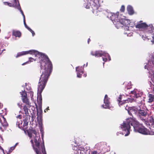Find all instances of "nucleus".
<instances>
[{
    "mask_svg": "<svg viewBox=\"0 0 154 154\" xmlns=\"http://www.w3.org/2000/svg\"><path fill=\"white\" fill-rule=\"evenodd\" d=\"M17 119H21V116L20 115H19L17 117Z\"/></svg>",
    "mask_w": 154,
    "mask_h": 154,
    "instance_id": "nucleus-36",
    "label": "nucleus"
},
{
    "mask_svg": "<svg viewBox=\"0 0 154 154\" xmlns=\"http://www.w3.org/2000/svg\"><path fill=\"white\" fill-rule=\"evenodd\" d=\"M124 97V95H120L119 98L118 99V101L119 102L118 103L119 106L122 105L124 104H125V102L126 101H129L131 102L134 100V99L133 98H129L128 99V100H123L122 101V98Z\"/></svg>",
    "mask_w": 154,
    "mask_h": 154,
    "instance_id": "nucleus-14",
    "label": "nucleus"
},
{
    "mask_svg": "<svg viewBox=\"0 0 154 154\" xmlns=\"http://www.w3.org/2000/svg\"><path fill=\"white\" fill-rule=\"evenodd\" d=\"M14 3L13 4V6L15 7L14 6V4H16L17 5H18V2H19L18 1V0H14Z\"/></svg>",
    "mask_w": 154,
    "mask_h": 154,
    "instance_id": "nucleus-33",
    "label": "nucleus"
},
{
    "mask_svg": "<svg viewBox=\"0 0 154 154\" xmlns=\"http://www.w3.org/2000/svg\"><path fill=\"white\" fill-rule=\"evenodd\" d=\"M45 110H47V111L49 110V107H48Z\"/></svg>",
    "mask_w": 154,
    "mask_h": 154,
    "instance_id": "nucleus-40",
    "label": "nucleus"
},
{
    "mask_svg": "<svg viewBox=\"0 0 154 154\" xmlns=\"http://www.w3.org/2000/svg\"><path fill=\"white\" fill-rule=\"evenodd\" d=\"M148 102L151 103L154 101V93L153 94H149L148 95Z\"/></svg>",
    "mask_w": 154,
    "mask_h": 154,
    "instance_id": "nucleus-21",
    "label": "nucleus"
},
{
    "mask_svg": "<svg viewBox=\"0 0 154 154\" xmlns=\"http://www.w3.org/2000/svg\"><path fill=\"white\" fill-rule=\"evenodd\" d=\"M44 112H46V110H45Z\"/></svg>",
    "mask_w": 154,
    "mask_h": 154,
    "instance_id": "nucleus-45",
    "label": "nucleus"
},
{
    "mask_svg": "<svg viewBox=\"0 0 154 154\" xmlns=\"http://www.w3.org/2000/svg\"><path fill=\"white\" fill-rule=\"evenodd\" d=\"M13 33V35L15 37H19L21 35L20 32L18 31H14Z\"/></svg>",
    "mask_w": 154,
    "mask_h": 154,
    "instance_id": "nucleus-26",
    "label": "nucleus"
},
{
    "mask_svg": "<svg viewBox=\"0 0 154 154\" xmlns=\"http://www.w3.org/2000/svg\"><path fill=\"white\" fill-rule=\"evenodd\" d=\"M20 94L21 95L22 100L23 102L26 104V105H28V106H30V103L29 102V100L27 98V94L25 90H22L20 92Z\"/></svg>",
    "mask_w": 154,
    "mask_h": 154,
    "instance_id": "nucleus-9",
    "label": "nucleus"
},
{
    "mask_svg": "<svg viewBox=\"0 0 154 154\" xmlns=\"http://www.w3.org/2000/svg\"><path fill=\"white\" fill-rule=\"evenodd\" d=\"M110 98H109L107 95L105 96L104 100V103L105 105H103L101 106L102 107L105 109H110L111 106H110Z\"/></svg>",
    "mask_w": 154,
    "mask_h": 154,
    "instance_id": "nucleus-11",
    "label": "nucleus"
},
{
    "mask_svg": "<svg viewBox=\"0 0 154 154\" xmlns=\"http://www.w3.org/2000/svg\"><path fill=\"white\" fill-rule=\"evenodd\" d=\"M28 54L34 55L35 57H37L35 59L31 57H29V60L28 61L29 63L32 62L33 61L38 60V59H39V62L41 64L40 67L41 68V72H42L40 79L43 74H45V75H48L47 78V81L48 79L52 72V64L48 57L45 54L39 52L34 50H31L19 52L15 57L16 58H17Z\"/></svg>",
    "mask_w": 154,
    "mask_h": 154,
    "instance_id": "nucleus-1",
    "label": "nucleus"
},
{
    "mask_svg": "<svg viewBox=\"0 0 154 154\" xmlns=\"http://www.w3.org/2000/svg\"><path fill=\"white\" fill-rule=\"evenodd\" d=\"M132 22H134L133 21ZM134 26L136 28L142 31L140 33V35L143 40L150 39L148 37L151 36L153 39L151 42L153 43L154 42V27L152 24L148 25L145 23H143L140 21L138 22L137 24L135 25H134Z\"/></svg>",
    "mask_w": 154,
    "mask_h": 154,
    "instance_id": "nucleus-5",
    "label": "nucleus"
},
{
    "mask_svg": "<svg viewBox=\"0 0 154 154\" xmlns=\"http://www.w3.org/2000/svg\"><path fill=\"white\" fill-rule=\"evenodd\" d=\"M14 149H15V146H12V147H11L9 150V153L8 154H9L10 153H11Z\"/></svg>",
    "mask_w": 154,
    "mask_h": 154,
    "instance_id": "nucleus-29",
    "label": "nucleus"
},
{
    "mask_svg": "<svg viewBox=\"0 0 154 154\" xmlns=\"http://www.w3.org/2000/svg\"><path fill=\"white\" fill-rule=\"evenodd\" d=\"M147 112L144 110H139L138 112V114L139 116H146L147 115Z\"/></svg>",
    "mask_w": 154,
    "mask_h": 154,
    "instance_id": "nucleus-19",
    "label": "nucleus"
},
{
    "mask_svg": "<svg viewBox=\"0 0 154 154\" xmlns=\"http://www.w3.org/2000/svg\"><path fill=\"white\" fill-rule=\"evenodd\" d=\"M39 130L43 140L44 131L42 123H39ZM28 135L31 139L30 141L34 150L37 154H46L43 143L40 144L41 140L39 133L33 130L31 132H28Z\"/></svg>",
    "mask_w": 154,
    "mask_h": 154,
    "instance_id": "nucleus-2",
    "label": "nucleus"
},
{
    "mask_svg": "<svg viewBox=\"0 0 154 154\" xmlns=\"http://www.w3.org/2000/svg\"><path fill=\"white\" fill-rule=\"evenodd\" d=\"M48 75L43 74L40 79H39L38 88V96L37 101L39 107L38 108L37 105L35 104L37 110V114L40 115L42 112V97L41 94L47 82V78Z\"/></svg>",
    "mask_w": 154,
    "mask_h": 154,
    "instance_id": "nucleus-6",
    "label": "nucleus"
},
{
    "mask_svg": "<svg viewBox=\"0 0 154 154\" xmlns=\"http://www.w3.org/2000/svg\"><path fill=\"white\" fill-rule=\"evenodd\" d=\"M14 6H15V7L17 8L19 10L22 14V15L23 16V23L24 25H26V23L25 22V16L23 13V11L21 10L20 6L19 4V2H18V5H17L15 3L14 4Z\"/></svg>",
    "mask_w": 154,
    "mask_h": 154,
    "instance_id": "nucleus-17",
    "label": "nucleus"
},
{
    "mask_svg": "<svg viewBox=\"0 0 154 154\" xmlns=\"http://www.w3.org/2000/svg\"><path fill=\"white\" fill-rule=\"evenodd\" d=\"M75 154H82L84 153V152L83 149L81 148V149H76L75 152Z\"/></svg>",
    "mask_w": 154,
    "mask_h": 154,
    "instance_id": "nucleus-24",
    "label": "nucleus"
},
{
    "mask_svg": "<svg viewBox=\"0 0 154 154\" xmlns=\"http://www.w3.org/2000/svg\"><path fill=\"white\" fill-rule=\"evenodd\" d=\"M120 10L121 11L123 12L125 10L124 6L123 5L122 6Z\"/></svg>",
    "mask_w": 154,
    "mask_h": 154,
    "instance_id": "nucleus-32",
    "label": "nucleus"
},
{
    "mask_svg": "<svg viewBox=\"0 0 154 154\" xmlns=\"http://www.w3.org/2000/svg\"><path fill=\"white\" fill-rule=\"evenodd\" d=\"M88 5L86 4L85 5H86L85 7L86 8H89L90 6H91L92 9L95 10L98 9L99 8V5L95 3L94 1H91V2L87 3Z\"/></svg>",
    "mask_w": 154,
    "mask_h": 154,
    "instance_id": "nucleus-12",
    "label": "nucleus"
},
{
    "mask_svg": "<svg viewBox=\"0 0 154 154\" xmlns=\"http://www.w3.org/2000/svg\"><path fill=\"white\" fill-rule=\"evenodd\" d=\"M107 17L110 19L117 28L119 29L123 27L126 25H129L131 27H133L134 25V22L131 21V20L126 19L125 17L119 15V13L116 14L112 13H108L107 15Z\"/></svg>",
    "mask_w": 154,
    "mask_h": 154,
    "instance_id": "nucleus-4",
    "label": "nucleus"
},
{
    "mask_svg": "<svg viewBox=\"0 0 154 154\" xmlns=\"http://www.w3.org/2000/svg\"><path fill=\"white\" fill-rule=\"evenodd\" d=\"M125 109L127 110L128 113L130 115H131L132 116V118H134L133 117V115H137L138 109L135 107H129L128 108V109L125 107Z\"/></svg>",
    "mask_w": 154,
    "mask_h": 154,
    "instance_id": "nucleus-10",
    "label": "nucleus"
},
{
    "mask_svg": "<svg viewBox=\"0 0 154 154\" xmlns=\"http://www.w3.org/2000/svg\"><path fill=\"white\" fill-rule=\"evenodd\" d=\"M91 154H97V152L96 151H94L91 152Z\"/></svg>",
    "mask_w": 154,
    "mask_h": 154,
    "instance_id": "nucleus-35",
    "label": "nucleus"
},
{
    "mask_svg": "<svg viewBox=\"0 0 154 154\" xmlns=\"http://www.w3.org/2000/svg\"><path fill=\"white\" fill-rule=\"evenodd\" d=\"M28 120H27L26 119H24V120L23 124L22 125L23 127L26 126L28 125Z\"/></svg>",
    "mask_w": 154,
    "mask_h": 154,
    "instance_id": "nucleus-28",
    "label": "nucleus"
},
{
    "mask_svg": "<svg viewBox=\"0 0 154 154\" xmlns=\"http://www.w3.org/2000/svg\"><path fill=\"white\" fill-rule=\"evenodd\" d=\"M0 122L2 126L0 127V129L2 131H3L5 130L8 126V124L5 118L4 117H2V119L1 120Z\"/></svg>",
    "mask_w": 154,
    "mask_h": 154,
    "instance_id": "nucleus-15",
    "label": "nucleus"
},
{
    "mask_svg": "<svg viewBox=\"0 0 154 154\" xmlns=\"http://www.w3.org/2000/svg\"><path fill=\"white\" fill-rule=\"evenodd\" d=\"M133 126L134 131L145 135L148 134L154 135V132L149 133V131L137 121L135 119L128 118L127 119L126 121H124L122 124L121 125L120 127L123 131V134L125 136H128L130 134V124Z\"/></svg>",
    "mask_w": 154,
    "mask_h": 154,
    "instance_id": "nucleus-3",
    "label": "nucleus"
},
{
    "mask_svg": "<svg viewBox=\"0 0 154 154\" xmlns=\"http://www.w3.org/2000/svg\"><path fill=\"white\" fill-rule=\"evenodd\" d=\"M103 65L104 66V63H103Z\"/></svg>",
    "mask_w": 154,
    "mask_h": 154,
    "instance_id": "nucleus-46",
    "label": "nucleus"
},
{
    "mask_svg": "<svg viewBox=\"0 0 154 154\" xmlns=\"http://www.w3.org/2000/svg\"><path fill=\"white\" fill-rule=\"evenodd\" d=\"M87 65H88V63H87V64H86V66H87Z\"/></svg>",
    "mask_w": 154,
    "mask_h": 154,
    "instance_id": "nucleus-44",
    "label": "nucleus"
},
{
    "mask_svg": "<svg viewBox=\"0 0 154 154\" xmlns=\"http://www.w3.org/2000/svg\"><path fill=\"white\" fill-rule=\"evenodd\" d=\"M90 39L89 38L88 39V43H89V41H90Z\"/></svg>",
    "mask_w": 154,
    "mask_h": 154,
    "instance_id": "nucleus-39",
    "label": "nucleus"
},
{
    "mask_svg": "<svg viewBox=\"0 0 154 154\" xmlns=\"http://www.w3.org/2000/svg\"><path fill=\"white\" fill-rule=\"evenodd\" d=\"M87 76L86 74H84V76L85 77H86Z\"/></svg>",
    "mask_w": 154,
    "mask_h": 154,
    "instance_id": "nucleus-41",
    "label": "nucleus"
},
{
    "mask_svg": "<svg viewBox=\"0 0 154 154\" xmlns=\"http://www.w3.org/2000/svg\"><path fill=\"white\" fill-rule=\"evenodd\" d=\"M17 143H16L15 144V145L14 146H15H15L17 145Z\"/></svg>",
    "mask_w": 154,
    "mask_h": 154,
    "instance_id": "nucleus-42",
    "label": "nucleus"
},
{
    "mask_svg": "<svg viewBox=\"0 0 154 154\" xmlns=\"http://www.w3.org/2000/svg\"><path fill=\"white\" fill-rule=\"evenodd\" d=\"M11 2H12V3H9L7 2H4L3 3L5 5H9L10 7L13 6V7H14V6L13 5V4L14 2V0H11ZM14 7L15 8H16V7Z\"/></svg>",
    "mask_w": 154,
    "mask_h": 154,
    "instance_id": "nucleus-25",
    "label": "nucleus"
},
{
    "mask_svg": "<svg viewBox=\"0 0 154 154\" xmlns=\"http://www.w3.org/2000/svg\"><path fill=\"white\" fill-rule=\"evenodd\" d=\"M25 27L27 28L30 32H31L32 34V36H33L35 35V33L26 24V25H24Z\"/></svg>",
    "mask_w": 154,
    "mask_h": 154,
    "instance_id": "nucleus-27",
    "label": "nucleus"
},
{
    "mask_svg": "<svg viewBox=\"0 0 154 154\" xmlns=\"http://www.w3.org/2000/svg\"><path fill=\"white\" fill-rule=\"evenodd\" d=\"M91 54L92 56L96 57H100L103 56V60L104 62H106L108 58L109 61L111 60V57L109 54L105 52H102L101 51H96L95 52L91 51Z\"/></svg>",
    "mask_w": 154,
    "mask_h": 154,
    "instance_id": "nucleus-7",
    "label": "nucleus"
},
{
    "mask_svg": "<svg viewBox=\"0 0 154 154\" xmlns=\"http://www.w3.org/2000/svg\"><path fill=\"white\" fill-rule=\"evenodd\" d=\"M151 67H154V51L149 56L148 63L145 66V68L147 69L148 70L149 69L150 70Z\"/></svg>",
    "mask_w": 154,
    "mask_h": 154,
    "instance_id": "nucleus-8",
    "label": "nucleus"
},
{
    "mask_svg": "<svg viewBox=\"0 0 154 154\" xmlns=\"http://www.w3.org/2000/svg\"><path fill=\"white\" fill-rule=\"evenodd\" d=\"M128 25H126L124 26H125V30L127 31V32H125L124 33L125 34H127V36H131L132 35L133 33L132 32H129V27L128 26Z\"/></svg>",
    "mask_w": 154,
    "mask_h": 154,
    "instance_id": "nucleus-18",
    "label": "nucleus"
},
{
    "mask_svg": "<svg viewBox=\"0 0 154 154\" xmlns=\"http://www.w3.org/2000/svg\"><path fill=\"white\" fill-rule=\"evenodd\" d=\"M87 1V3H88L89 2H91V1H93V0H86Z\"/></svg>",
    "mask_w": 154,
    "mask_h": 154,
    "instance_id": "nucleus-38",
    "label": "nucleus"
},
{
    "mask_svg": "<svg viewBox=\"0 0 154 154\" xmlns=\"http://www.w3.org/2000/svg\"><path fill=\"white\" fill-rule=\"evenodd\" d=\"M127 11L130 15H132L134 13V11L132 7L130 5H128L127 7Z\"/></svg>",
    "mask_w": 154,
    "mask_h": 154,
    "instance_id": "nucleus-22",
    "label": "nucleus"
},
{
    "mask_svg": "<svg viewBox=\"0 0 154 154\" xmlns=\"http://www.w3.org/2000/svg\"><path fill=\"white\" fill-rule=\"evenodd\" d=\"M17 105L18 106V107L20 109H21L22 108V103H17Z\"/></svg>",
    "mask_w": 154,
    "mask_h": 154,
    "instance_id": "nucleus-30",
    "label": "nucleus"
},
{
    "mask_svg": "<svg viewBox=\"0 0 154 154\" xmlns=\"http://www.w3.org/2000/svg\"><path fill=\"white\" fill-rule=\"evenodd\" d=\"M85 66L84 64L83 67L78 66L76 68V71L77 72V77L78 78H81L82 74L83 73V67Z\"/></svg>",
    "mask_w": 154,
    "mask_h": 154,
    "instance_id": "nucleus-16",
    "label": "nucleus"
},
{
    "mask_svg": "<svg viewBox=\"0 0 154 154\" xmlns=\"http://www.w3.org/2000/svg\"><path fill=\"white\" fill-rule=\"evenodd\" d=\"M0 149H2V150H3V149L2 148L1 146H0Z\"/></svg>",
    "mask_w": 154,
    "mask_h": 154,
    "instance_id": "nucleus-43",
    "label": "nucleus"
},
{
    "mask_svg": "<svg viewBox=\"0 0 154 154\" xmlns=\"http://www.w3.org/2000/svg\"><path fill=\"white\" fill-rule=\"evenodd\" d=\"M22 121L21 119H18L16 125L20 128L22 129L23 128Z\"/></svg>",
    "mask_w": 154,
    "mask_h": 154,
    "instance_id": "nucleus-23",
    "label": "nucleus"
},
{
    "mask_svg": "<svg viewBox=\"0 0 154 154\" xmlns=\"http://www.w3.org/2000/svg\"><path fill=\"white\" fill-rule=\"evenodd\" d=\"M31 95L32 96H31V99L32 100H33V98L32 97L33 96V92H31Z\"/></svg>",
    "mask_w": 154,
    "mask_h": 154,
    "instance_id": "nucleus-34",
    "label": "nucleus"
},
{
    "mask_svg": "<svg viewBox=\"0 0 154 154\" xmlns=\"http://www.w3.org/2000/svg\"><path fill=\"white\" fill-rule=\"evenodd\" d=\"M28 63H29V62H28L27 61L26 62L23 63L22 64V65L23 66V65H24L26 64H28Z\"/></svg>",
    "mask_w": 154,
    "mask_h": 154,
    "instance_id": "nucleus-37",
    "label": "nucleus"
},
{
    "mask_svg": "<svg viewBox=\"0 0 154 154\" xmlns=\"http://www.w3.org/2000/svg\"><path fill=\"white\" fill-rule=\"evenodd\" d=\"M30 107H33L34 108V110L35 109V108L34 107L32 106H31L30 104V106H28V105H26H26L23 107V109L24 111L25 112V113L26 115H28L29 114L28 108H29Z\"/></svg>",
    "mask_w": 154,
    "mask_h": 154,
    "instance_id": "nucleus-20",
    "label": "nucleus"
},
{
    "mask_svg": "<svg viewBox=\"0 0 154 154\" xmlns=\"http://www.w3.org/2000/svg\"><path fill=\"white\" fill-rule=\"evenodd\" d=\"M143 94V92L139 90L136 89L131 92L130 96L135 98L141 97Z\"/></svg>",
    "mask_w": 154,
    "mask_h": 154,
    "instance_id": "nucleus-13",
    "label": "nucleus"
},
{
    "mask_svg": "<svg viewBox=\"0 0 154 154\" xmlns=\"http://www.w3.org/2000/svg\"><path fill=\"white\" fill-rule=\"evenodd\" d=\"M149 120L150 121V123L151 125H152L154 123V120L152 118L150 117Z\"/></svg>",
    "mask_w": 154,
    "mask_h": 154,
    "instance_id": "nucleus-31",
    "label": "nucleus"
}]
</instances>
